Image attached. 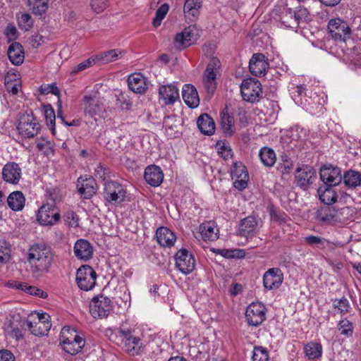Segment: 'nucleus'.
<instances>
[{"instance_id": "1", "label": "nucleus", "mask_w": 361, "mask_h": 361, "mask_svg": "<svg viewBox=\"0 0 361 361\" xmlns=\"http://www.w3.org/2000/svg\"><path fill=\"white\" fill-rule=\"evenodd\" d=\"M54 255L51 248L43 243H35L28 250L27 260L34 276L47 273L52 264Z\"/></svg>"}, {"instance_id": "2", "label": "nucleus", "mask_w": 361, "mask_h": 361, "mask_svg": "<svg viewBox=\"0 0 361 361\" xmlns=\"http://www.w3.org/2000/svg\"><path fill=\"white\" fill-rule=\"evenodd\" d=\"M85 338L78 334L75 329L64 326L60 334V345L67 353L74 355L79 353L85 347Z\"/></svg>"}, {"instance_id": "3", "label": "nucleus", "mask_w": 361, "mask_h": 361, "mask_svg": "<svg viewBox=\"0 0 361 361\" xmlns=\"http://www.w3.org/2000/svg\"><path fill=\"white\" fill-rule=\"evenodd\" d=\"M41 129V125L34 116L32 112L25 113L19 116L17 130L25 138H32Z\"/></svg>"}, {"instance_id": "4", "label": "nucleus", "mask_w": 361, "mask_h": 361, "mask_svg": "<svg viewBox=\"0 0 361 361\" xmlns=\"http://www.w3.org/2000/svg\"><path fill=\"white\" fill-rule=\"evenodd\" d=\"M50 316L47 313L31 314L27 320V326L35 336L47 335L51 327Z\"/></svg>"}, {"instance_id": "5", "label": "nucleus", "mask_w": 361, "mask_h": 361, "mask_svg": "<svg viewBox=\"0 0 361 361\" xmlns=\"http://www.w3.org/2000/svg\"><path fill=\"white\" fill-rule=\"evenodd\" d=\"M112 310L111 299L104 295L94 297L90 303V312L95 319L106 318Z\"/></svg>"}, {"instance_id": "6", "label": "nucleus", "mask_w": 361, "mask_h": 361, "mask_svg": "<svg viewBox=\"0 0 361 361\" xmlns=\"http://www.w3.org/2000/svg\"><path fill=\"white\" fill-rule=\"evenodd\" d=\"M219 68V60L216 58H212L204 71L202 84L208 94L212 95L216 89V73Z\"/></svg>"}, {"instance_id": "7", "label": "nucleus", "mask_w": 361, "mask_h": 361, "mask_svg": "<svg viewBox=\"0 0 361 361\" xmlns=\"http://www.w3.org/2000/svg\"><path fill=\"white\" fill-rule=\"evenodd\" d=\"M117 334L121 339L123 349L130 355L140 354L142 348L141 340L135 336L130 329H118Z\"/></svg>"}, {"instance_id": "8", "label": "nucleus", "mask_w": 361, "mask_h": 361, "mask_svg": "<svg viewBox=\"0 0 361 361\" xmlns=\"http://www.w3.org/2000/svg\"><path fill=\"white\" fill-rule=\"evenodd\" d=\"M97 274L89 265L81 266L76 273V281L78 287L85 291L92 289L96 283Z\"/></svg>"}, {"instance_id": "9", "label": "nucleus", "mask_w": 361, "mask_h": 361, "mask_svg": "<svg viewBox=\"0 0 361 361\" xmlns=\"http://www.w3.org/2000/svg\"><path fill=\"white\" fill-rule=\"evenodd\" d=\"M243 100L251 103L259 101L262 94L261 83L256 79L244 80L240 85Z\"/></svg>"}, {"instance_id": "10", "label": "nucleus", "mask_w": 361, "mask_h": 361, "mask_svg": "<svg viewBox=\"0 0 361 361\" xmlns=\"http://www.w3.org/2000/svg\"><path fill=\"white\" fill-rule=\"evenodd\" d=\"M37 218L42 226H53L59 221L61 214L54 204L47 203L39 209Z\"/></svg>"}, {"instance_id": "11", "label": "nucleus", "mask_w": 361, "mask_h": 361, "mask_svg": "<svg viewBox=\"0 0 361 361\" xmlns=\"http://www.w3.org/2000/svg\"><path fill=\"white\" fill-rule=\"evenodd\" d=\"M126 190L123 186L115 181H107L104 183V197L111 204H119L125 200Z\"/></svg>"}, {"instance_id": "12", "label": "nucleus", "mask_w": 361, "mask_h": 361, "mask_svg": "<svg viewBox=\"0 0 361 361\" xmlns=\"http://www.w3.org/2000/svg\"><path fill=\"white\" fill-rule=\"evenodd\" d=\"M201 30L197 25H190L185 27L181 32L176 34L175 43L179 47L185 48L195 43L200 35Z\"/></svg>"}, {"instance_id": "13", "label": "nucleus", "mask_w": 361, "mask_h": 361, "mask_svg": "<svg viewBox=\"0 0 361 361\" xmlns=\"http://www.w3.org/2000/svg\"><path fill=\"white\" fill-rule=\"evenodd\" d=\"M245 318L250 326H257L266 319V307L260 302H252L246 309Z\"/></svg>"}, {"instance_id": "14", "label": "nucleus", "mask_w": 361, "mask_h": 361, "mask_svg": "<svg viewBox=\"0 0 361 361\" xmlns=\"http://www.w3.org/2000/svg\"><path fill=\"white\" fill-rule=\"evenodd\" d=\"M176 266L184 274L191 273L195 267L194 256L186 249H180L175 256Z\"/></svg>"}, {"instance_id": "15", "label": "nucleus", "mask_w": 361, "mask_h": 361, "mask_svg": "<svg viewBox=\"0 0 361 361\" xmlns=\"http://www.w3.org/2000/svg\"><path fill=\"white\" fill-rule=\"evenodd\" d=\"M287 12L291 20L286 19L287 15L284 16L283 25L286 27L297 28L300 23L310 20V12L305 7L298 6L295 10L288 8Z\"/></svg>"}, {"instance_id": "16", "label": "nucleus", "mask_w": 361, "mask_h": 361, "mask_svg": "<svg viewBox=\"0 0 361 361\" xmlns=\"http://www.w3.org/2000/svg\"><path fill=\"white\" fill-rule=\"evenodd\" d=\"M329 32L335 40L345 41L350 35L348 23L340 18L332 19L328 24Z\"/></svg>"}, {"instance_id": "17", "label": "nucleus", "mask_w": 361, "mask_h": 361, "mask_svg": "<svg viewBox=\"0 0 361 361\" xmlns=\"http://www.w3.org/2000/svg\"><path fill=\"white\" fill-rule=\"evenodd\" d=\"M231 178L233 180L234 187L239 190H244L249 180V175L245 166L240 161L233 163L231 168Z\"/></svg>"}, {"instance_id": "18", "label": "nucleus", "mask_w": 361, "mask_h": 361, "mask_svg": "<svg viewBox=\"0 0 361 361\" xmlns=\"http://www.w3.org/2000/svg\"><path fill=\"white\" fill-rule=\"evenodd\" d=\"M319 175L325 185L335 186L342 180L341 171L337 166H324L320 169Z\"/></svg>"}, {"instance_id": "19", "label": "nucleus", "mask_w": 361, "mask_h": 361, "mask_svg": "<svg viewBox=\"0 0 361 361\" xmlns=\"http://www.w3.org/2000/svg\"><path fill=\"white\" fill-rule=\"evenodd\" d=\"M269 64L267 59L263 54H255L250 60L249 68L250 73L257 77L266 75Z\"/></svg>"}, {"instance_id": "20", "label": "nucleus", "mask_w": 361, "mask_h": 361, "mask_svg": "<svg viewBox=\"0 0 361 361\" xmlns=\"http://www.w3.org/2000/svg\"><path fill=\"white\" fill-rule=\"evenodd\" d=\"M83 102L84 111L91 117L99 116L104 111V102L96 94L85 95L83 97Z\"/></svg>"}, {"instance_id": "21", "label": "nucleus", "mask_w": 361, "mask_h": 361, "mask_svg": "<svg viewBox=\"0 0 361 361\" xmlns=\"http://www.w3.org/2000/svg\"><path fill=\"white\" fill-rule=\"evenodd\" d=\"M283 274L279 268L269 269L263 276V285L266 289L273 290L280 287Z\"/></svg>"}, {"instance_id": "22", "label": "nucleus", "mask_w": 361, "mask_h": 361, "mask_svg": "<svg viewBox=\"0 0 361 361\" xmlns=\"http://www.w3.org/2000/svg\"><path fill=\"white\" fill-rule=\"evenodd\" d=\"M77 188L84 199H90L97 192V183L92 177H80L78 179Z\"/></svg>"}, {"instance_id": "23", "label": "nucleus", "mask_w": 361, "mask_h": 361, "mask_svg": "<svg viewBox=\"0 0 361 361\" xmlns=\"http://www.w3.org/2000/svg\"><path fill=\"white\" fill-rule=\"evenodd\" d=\"M297 184L305 189L317 178L316 171L310 166H305L298 169L295 175Z\"/></svg>"}, {"instance_id": "24", "label": "nucleus", "mask_w": 361, "mask_h": 361, "mask_svg": "<svg viewBox=\"0 0 361 361\" xmlns=\"http://www.w3.org/2000/svg\"><path fill=\"white\" fill-rule=\"evenodd\" d=\"M144 178L149 185L157 187L163 182L164 173L159 166L151 165L145 169Z\"/></svg>"}, {"instance_id": "25", "label": "nucleus", "mask_w": 361, "mask_h": 361, "mask_svg": "<svg viewBox=\"0 0 361 361\" xmlns=\"http://www.w3.org/2000/svg\"><path fill=\"white\" fill-rule=\"evenodd\" d=\"M74 253L76 257L83 261H87L92 258L93 247L90 243L85 239H79L75 243Z\"/></svg>"}, {"instance_id": "26", "label": "nucleus", "mask_w": 361, "mask_h": 361, "mask_svg": "<svg viewBox=\"0 0 361 361\" xmlns=\"http://www.w3.org/2000/svg\"><path fill=\"white\" fill-rule=\"evenodd\" d=\"M182 97L185 104L190 108L194 109L200 104L198 92L194 85L185 84L182 89Z\"/></svg>"}, {"instance_id": "27", "label": "nucleus", "mask_w": 361, "mask_h": 361, "mask_svg": "<svg viewBox=\"0 0 361 361\" xmlns=\"http://www.w3.org/2000/svg\"><path fill=\"white\" fill-rule=\"evenodd\" d=\"M128 84L130 90L137 94H142L148 88L147 80L141 73L131 74L128 78Z\"/></svg>"}, {"instance_id": "28", "label": "nucleus", "mask_w": 361, "mask_h": 361, "mask_svg": "<svg viewBox=\"0 0 361 361\" xmlns=\"http://www.w3.org/2000/svg\"><path fill=\"white\" fill-rule=\"evenodd\" d=\"M159 96L166 105L172 104L179 98L178 89L173 85H161Z\"/></svg>"}, {"instance_id": "29", "label": "nucleus", "mask_w": 361, "mask_h": 361, "mask_svg": "<svg viewBox=\"0 0 361 361\" xmlns=\"http://www.w3.org/2000/svg\"><path fill=\"white\" fill-rule=\"evenodd\" d=\"M21 174V169L15 162L6 164L2 171V176L5 181L11 183H18Z\"/></svg>"}, {"instance_id": "30", "label": "nucleus", "mask_w": 361, "mask_h": 361, "mask_svg": "<svg viewBox=\"0 0 361 361\" xmlns=\"http://www.w3.org/2000/svg\"><path fill=\"white\" fill-rule=\"evenodd\" d=\"M257 221L254 216H247L243 219L240 224L239 233L247 238H251L256 233Z\"/></svg>"}, {"instance_id": "31", "label": "nucleus", "mask_w": 361, "mask_h": 361, "mask_svg": "<svg viewBox=\"0 0 361 361\" xmlns=\"http://www.w3.org/2000/svg\"><path fill=\"white\" fill-rule=\"evenodd\" d=\"M202 5V0H185L183 6L185 17L190 20L196 19L200 15Z\"/></svg>"}, {"instance_id": "32", "label": "nucleus", "mask_w": 361, "mask_h": 361, "mask_svg": "<svg viewBox=\"0 0 361 361\" xmlns=\"http://www.w3.org/2000/svg\"><path fill=\"white\" fill-rule=\"evenodd\" d=\"M11 62L16 66L23 63L25 58L23 46L19 42H12L7 51Z\"/></svg>"}, {"instance_id": "33", "label": "nucleus", "mask_w": 361, "mask_h": 361, "mask_svg": "<svg viewBox=\"0 0 361 361\" xmlns=\"http://www.w3.org/2000/svg\"><path fill=\"white\" fill-rule=\"evenodd\" d=\"M156 238L158 243L163 247H171L176 241L175 234L166 227H160L157 230Z\"/></svg>"}, {"instance_id": "34", "label": "nucleus", "mask_w": 361, "mask_h": 361, "mask_svg": "<svg viewBox=\"0 0 361 361\" xmlns=\"http://www.w3.org/2000/svg\"><path fill=\"white\" fill-rule=\"evenodd\" d=\"M199 130L204 135H212L215 130V123L208 114H202L197 121Z\"/></svg>"}, {"instance_id": "35", "label": "nucleus", "mask_w": 361, "mask_h": 361, "mask_svg": "<svg viewBox=\"0 0 361 361\" xmlns=\"http://www.w3.org/2000/svg\"><path fill=\"white\" fill-rule=\"evenodd\" d=\"M342 180L346 187L355 189L361 185V173L355 170H348L342 176Z\"/></svg>"}, {"instance_id": "36", "label": "nucleus", "mask_w": 361, "mask_h": 361, "mask_svg": "<svg viewBox=\"0 0 361 361\" xmlns=\"http://www.w3.org/2000/svg\"><path fill=\"white\" fill-rule=\"evenodd\" d=\"M336 211L329 206H325L317 212L316 219L322 224H330L336 221Z\"/></svg>"}, {"instance_id": "37", "label": "nucleus", "mask_w": 361, "mask_h": 361, "mask_svg": "<svg viewBox=\"0 0 361 361\" xmlns=\"http://www.w3.org/2000/svg\"><path fill=\"white\" fill-rule=\"evenodd\" d=\"M320 200L327 206L335 203L338 199V195L332 188V186L324 185L318 189Z\"/></svg>"}, {"instance_id": "38", "label": "nucleus", "mask_w": 361, "mask_h": 361, "mask_svg": "<svg viewBox=\"0 0 361 361\" xmlns=\"http://www.w3.org/2000/svg\"><path fill=\"white\" fill-rule=\"evenodd\" d=\"M200 233L204 240L214 241L218 238V229L212 222H206L200 226Z\"/></svg>"}, {"instance_id": "39", "label": "nucleus", "mask_w": 361, "mask_h": 361, "mask_svg": "<svg viewBox=\"0 0 361 361\" xmlns=\"http://www.w3.org/2000/svg\"><path fill=\"white\" fill-rule=\"evenodd\" d=\"M25 197L20 191L13 192L7 198L9 207L13 211H20L25 205Z\"/></svg>"}, {"instance_id": "40", "label": "nucleus", "mask_w": 361, "mask_h": 361, "mask_svg": "<svg viewBox=\"0 0 361 361\" xmlns=\"http://www.w3.org/2000/svg\"><path fill=\"white\" fill-rule=\"evenodd\" d=\"M5 87L8 92L16 94L18 92L20 83L18 75L15 73L8 72L5 76Z\"/></svg>"}, {"instance_id": "41", "label": "nucleus", "mask_w": 361, "mask_h": 361, "mask_svg": "<svg viewBox=\"0 0 361 361\" xmlns=\"http://www.w3.org/2000/svg\"><path fill=\"white\" fill-rule=\"evenodd\" d=\"M221 126L223 133L226 136H231L234 133V119L227 112L221 113Z\"/></svg>"}, {"instance_id": "42", "label": "nucleus", "mask_w": 361, "mask_h": 361, "mask_svg": "<svg viewBox=\"0 0 361 361\" xmlns=\"http://www.w3.org/2000/svg\"><path fill=\"white\" fill-rule=\"evenodd\" d=\"M259 157L262 163L267 167L274 166L276 160L274 151L267 147H262L260 149Z\"/></svg>"}, {"instance_id": "43", "label": "nucleus", "mask_w": 361, "mask_h": 361, "mask_svg": "<svg viewBox=\"0 0 361 361\" xmlns=\"http://www.w3.org/2000/svg\"><path fill=\"white\" fill-rule=\"evenodd\" d=\"M305 355L310 360H315L322 356V346L320 343L310 342L304 347Z\"/></svg>"}, {"instance_id": "44", "label": "nucleus", "mask_w": 361, "mask_h": 361, "mask_svg": "<svg viewBox=\"0 0 361 361\" xmlns=\"http://www.w3.org/2000/svg\"><path fill=\"white\" fill-rule=\"evenodd\" d=\"M180 121L175 116H168L164 119V126L166 133L170 135L176 136L178 134V125Z\"/></svg>"}, {"instance_id": "45", "label": "nucleus", "mask_w": 361, "mask_h": 361, "mask_svg": "<svg viewBox=\"0 0 361 361\" xmlns=\"http://www.w3.org/2000/svg\"><path fill=\"white\" fill-rule=\"evenodd\" d=\"M332 302L333 307L337 310V312L342 316L349 312L351 309L348 300L345 297H342L340 299L336 298L332 300Z\"/></svg>"}, {"instance_id": "46", "label": "nucleus", "mask_w": 361, "mask_h": 361, "mask_svg": "<svg viewBox=\"0 0 361 361\" xmlns=\"http://www.w3.org/2000/svg\"><path fill=\"white\" fill-rule=\"evenodd\" d=\"M126 54V51L121 49H111L103 52L101 54V60L104 63H110L115 61L118 59L122 58Z\"/></svg>"}, {"instance_id": "47", "label": "nucleus", "mask_w": 361, "mask_h": 361, "mask_svg": "<svg viewBox=\"0 0 361 361\" xmlns=\"http://www.w3.org/2000/svg\"><path fill=\"white\" fill-rule=\"evenodd\" d=\"M18 25L25 31L30 30L33 25V20L31 16L27 13H20L17 14Z\"/></svg>"}, {"instance_id": "48", "label": "nucleus", "mask_w": 361, "mask_h": 361, "mask_svg": "<svg viewBox=\"0 0 361 361\" xmlns=\"http://www.w3.org/2000/svg\"><path fill=\"white\" fill-rule=\"evenodd\" d=\"M35 14L42 15L48 9V0H28Z\"/></svg>"}, {"instance_id": "49", "label": "nucleus", "mask_w": 361, "mask_h": 361, "mask_svg": "<svg viewBox=\"0 0 361 361\" xmlns=\"http://www.w3.org/2000/svg\"><path fill=\"white\" fill-rule=\"evenodd\" d=\"M44 113L47 124L50 126L52 133H55V120L56 116L54 111L51 105H44Z\"/></svg>"}, {"instance_id": "50", "label": "nucleus", "mask_w": 361, "mask_h": 361, "mask_svg": "<svg viewBox=\"0 0 361 361\" xmlns=\"http://www.w3.org/2000/svg\"><path fill=\"white\" fill-rule=\"evenodd\" d=\"M111 172L109 169L99 163L94 169V176L102 181H106L111 177Z\"/></svg>"}, {"instance_id": "51", "label": "nucleus", "mask_w": 361, "mask_h": 361, "mask_svg": "<svg viewBox=\"0 0 361 361\" xmlns=\"http://www.w3.org/2000/svg\"><path fill=\"white\" fill-rule=\"evenodd\" d=\"M252 361H269V357L266 348L261 346L254 348L252 356Z\"/></svg>"}, {"instance_id": "52", "label": "nucleus", "mask_w": 361, "mask_h": 361, "mask_svg": "<svg viewBox=\"0 0 361 361\" xmlns=\"http://www.w3.org/2000/svg\"><path fill=\"white\" fill-rule=\"evenodd\" d=\"M169 9V5L166 4H162L156 11L155 17L153 19V25L154 27H158L161 25L162 20L166 16Z\"/></svg>"}, {"instance_id": "53", "label": "nucleus", "mask_w": 361, "mask_h": 361, "mask_svg": "<svg viewBox=\"0 0 361 361\" xmlns=\"http://www.w3.org/2000/svg\"><path fill=\"white\" fill-rule=\"evenodd\" d=\"M11 252V246L5 240L0 239V263L6 262Z\"/></svg>"}, {"instance_id": "54", "label": "nucleus", "mask_w": 361, "mask_h": 361, "mask_svg": "<svg viewBox=\"0 0 361 361\" xmlns=\"http://www.w3.org/2000/svg\"><path fill=\"white\" fill-rule=\"evenodd\" d=\"M338 330L341 334L350 336L353 332V324L346 319H343L339 322Z\"/></svg>"}, {"instance_id": "55", "label": "nucleus", "mask_w": 361, "mask_h": 361, "mask_svg": "<svg viewBox=\"0 0 361 361\" xmlns=\"http://www.w3.org/2000/svg\"><path fill=\"white\" fill-rule=\"evenodd\" d=\"M109 6L108 0H91L90 6L96 13H102Z\"/></svg>"}, {"instance_id": "56", "label": "nucleus", "mask_w": 361, "mask_h": 361, "mask_svg": "<svg viewBox=\"0 0 361 361\" xmlns=\"http://www.w3.org/2000/svg\"><path fill=\"white\" fill-rule=\"evenodd\" d=\"M65 221L69 226L76 228L79 226V217L77 214L72 211L68 210L64 215Z\"/></svg>"}, {"instance_id": "57", "label": "nucleus", "mask_w": 361, "mask_h": 361, "mask_svg": "<svg viewBox=\"0 0 361 361\" xmlns=\"http://www.w3.org/2000/svg\"><path fill=\"white\" fill-rule=\"evenodd\" d=\"M39 92L42 94L51 93L59 97L61 91L55 83L42 85L40 87Z\"/></svg>"}, {"instance_id": "58", "label": "nucleus", "mask_w": 361, "mask_h": 361, "mask_svg": "<svg viewBox=\"0 0 361 361\" xmlns=\"http://www.w3.org/2000/svg\"><path fill=\"white\" fill-rule=\"evenodd\" d=\"M269 213L271 220L279 223V224L286 222L287 219L288 218L284 212H279L274 207L270 208Z\"/></svg>"}, {"instance_id": "59", "label": "nucleus", "mask_w": 361, "mask_h": 361, "mask_svg": "<svg viewBox=\"0 0 361 361\" xmlns=\"http://www.w3.org/2000/svg\"><path fill=\"white\" fill-rule=\"evenodd\" d=\"M305 242L310 245H315L318 248L324 247V242L325 240L321 237L314 236V235H309L305 238Z\"/></svg>"}, {"instance_id": "60", "label": "nucleus", "mask_w": 361, "mask_h": 361, "mask_svg": "<svg viewBox=\"0 0 361 361\" xmlns=\"http://www.w3.org/2000/svg\"><path fill=\"white\" fill-rule=\"evenodd\" d=\"M4 34L8 39V42L16 39L18 37V30L13 24H8L4 30Z\"/></svg>"}, {"instance_id": "61", "label": "nucleus", "mask_w": 361, "mask_h": 361, "mask_svg": "<svg viewBox=\"0 0 361 361\" xmlns=\"http://www.w3.org/2000/svg\"><path fill=\"white\" fill-rule=\"evenodd\" d=\"M36 146L38 150L43 151L47 155H49L53 152L51 143L49 140H43L42 141H39L37 142Z\"/></svg>"}, {"instance_id": "62", "label": "nucleus", "mask_w": 361, "mask_h": 361, "mask_svg": "<svg viewBox=\"0 0 361 361\" xmlns=\"http://www.w3.org/2000/svg\"><path fill=\"white\" fill-rule=\"evenodd\" d=\"M93 62H94V60H92L91 59H88L85 60V61H83V62L79 63L78 65H77L76 66H75L73 68V69L72 70V73H74V74L78 73L79 72L90 67Z\"/></svg>"}, {"instance_id": "63", "label": "nucleus", "mask_w": 361, "mask_h": 361, "mask_svg": "<svg viewBox=\"0 0 361 361\" xmlns=\"http://www.w3.org/2000/svg\"><path fill=\"white\" fill-rule=\"evenodd\" d=\"M218 153L224 159H228L233 156L231 149L225 145L218 148Z\"/></svg>"}, {"instance_id": "64", "label": "nucleus", "mask_w": 361, "mask_h": 361, "mask_svg": "<svg viewBox=\"0 0 361 361\" xmlns=\"http://www.w3.org/2000/svg\"><path fill=\"white\" fill-rule=\"evenodd\" d=\"M293 169V164L286 161L283 163H279L277 166V170L281 171L283 174L289 173Z\"/></svg>"}]
</instances>
